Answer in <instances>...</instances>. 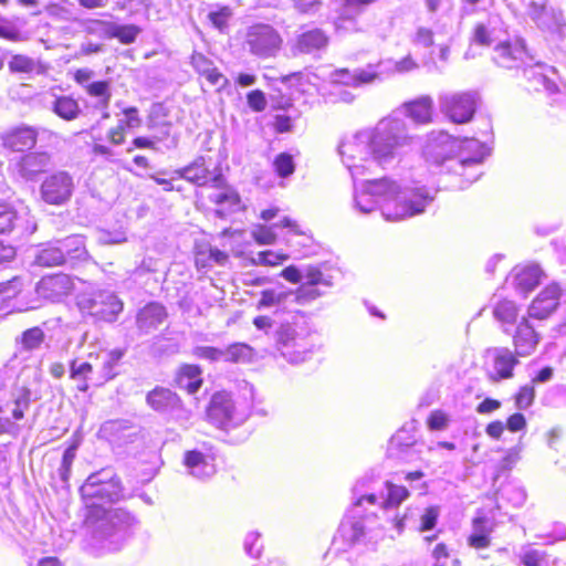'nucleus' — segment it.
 Wrapping results in <instances>:
<instances>
[{
  "label": "nucleus",
  "instance_id": "obj_46",
  "mask_svg": "<svg viewBox=\"0 0 566 566\" xmlns=\"http://www.w3.org/2000/svg\"><path fill=\"white\" fill-rule=\"evenodd\" d=\"M494 317L504 324L513 323L517 317V308L514 302L512 301H501L499 302L493 310Z\"/></svg>",
  "mask_w": 566,
  "mask_h": 566
},
{
  "label": "nucleus",
  "instance_id": "obj_35",
  "mask_svg": "<svg viewBox=\"0 0 566 566\" xmlns=\"http://www.w3.org/2000/svg\"><path fill=\"white\" fill-rule=\"evenodd\" d=\"M201 369L197 365H184L177 375L179 388L188 394H196L202 385Z\"/></svg>",
  "mask_w": 566,
  "mask_h": 566
},
{
  "label": "nucleus",
  "instance_id": "obj_45",
  "mask_svg": "<svg viewBox=\"0 0 566 566\" xmlns=\"http://www.w3.org/2000/svg\"><path fill=\"white\" fill-rule=\"evenodd\" d=\"M19 213L13 206L0 203V234L12 232L19 223Z\"/></svg>",
  "mask_w": 566,
  "mask_h": 566
},
{
  "label": "nucleus",
  "instance_id": "obj_56",
  "mask_svg": "<svg viewBox=\"0 0 566 566\" xmlns=\"http://www.w3.org/2000/svg\"><path fill=\"white\" fill-rule=\"evenodd\" d=\"M411 43L417 46L430 48L433 44V32L426 27H418L411 35Z\"/></svg>",
  "mask_w": 566,
  "mask_h": 566
},
{
  "label": "nucleus",
  "instance_id": "obj_5",
  "mask_svg": "<svg viewBox=\"0 0 566 566\" xmlns=\"http://www.w3.org/2000/svg\"><path fill=\"white\" fill-rule=\"evenodd\" d=\"M136 524V518L123 509L104 513L94 530V537L106 551H117L128 536L129 528Z\"/></svg>",
  "mask_w": 566,
  "mask_h": 566
},
{
  "label": "nucleus",
  "instance_id": "obj_17",
  "mask_svg": "<svg viewBox=\"0 0 566 566\" xmlns=\"http://www.w3.org/2000/svg\"><path fill=\"white\" fill-rule=\"evenodd\" d=\"M51 165V154L48 151H30L19 157L13 164L14 171L22 179L34 180Z\"/></svg>",
  "mask_w": 566,
  "mask_h": 566
},
{
  "label": "nucleus",
  "instance_id": "obj_42",
  "mask_svg": "<svg viewBox=\"0 0 566 566\" xmlns=\"http://www.w3.org/2000/svg\"><path fill=\"white\" fill-rule=\"evenodd\" d=\"M44 339H45L44 331L39 326H34V327L25 329L21 334V336L19 338H17V342L21 345L23 350L33 352L41 347Z\"/></svg>",
  "mask_w": 566,
  "mask_h": 566
},
{
  "label": "nucleus",
  "instance_id": "obj_40",
  "mask_svg": "<svg viewBox=\"0 0 566 566\" xmlns=\"http://www.w3.org/2000/svg\"><path fill=\"white\" fill-rule=\"evenodd\" d=\"M84 91L91 97L97 98V101L95 103V108H99V109L108 108V105H109V102L112 98V92H111V85L107 81L92 82V84L86 85V88Z\"/></svg>",
  "mask_w": 566,
  "mask_h": 566
},
{
  "label": "nucleus",
  "instance_id": "obj_25",
  "mask_svg": "<svg viewBox=\"0 0 566 566\" xmlns=\"http://www.w3.org/2000/svg\"><path fill=\"white\" fill-rule=\"evenodd\" d=\"M166 317V308L161 304L153 302L139 310L136 317V325L142 333L148 334L157 329Z\"/></svg>",
  "mask_w": 566,
  "mask_h": 566
},
{
  "label": "nucleus",
  "instance_id": "obj_7",
  "mask_svg": "<svg viewBox=\"0 0 566 566\" xmlns=\"http://www.w3.org/2000/svg\"><path fill=\"white\" fill-rule=\"evenodd\" d=\"M207 417L217 428L228 430L242 424L248 419L249 412L239 406L229 392L219 391L211 397Z\"/></svg>",
  "mask_w": 566,
  "mask_h": 566
},
{
  "label": "nucleus",
  "instance_id": "obj_10",
  "mask_svg": "<svg viewBox=\"0 0 566 566\" xmlns=\"http://www.w3.org/2000/svg\"><path fill=\"white\" fill-rule=\"evenodd\" d=\"M247 44L252 54L260 57H270L280 50L282 39L273 27L255 24L248 30Z\"/></svg>",
  "mask_w": 566,
  "mask_h": 566
},
{
  "label": "nucleus",
  "instance_id": "obj_27",
  "mask_svg": "<svg viewBox=\"0 0 566 566\" xmlns=\"http://www.w3.org/2000/svg\"><path fill=\"white\" fill-rule=\"evenodd\" d=\"M191 64L198 74L206 77L209 84L222 87L227 83L224 75L202 53L195 52L191 56Z\"/></svg>",
  "mask_w": 566,
  "mask_h": 566
},
{
  "label": "nucleus",
  "instance_id": "obj_32",
  "mask_svg": "<svg viewBox=\"0 0 566 566\" xmlns=\"http://www.w3.org/2000/svg\"><path fill=\"white\" fill-rule=\"evenodd\" d=\"M180 178L186 179L198 186H211L209 169L206 166L205 158L199 157L189 166L176 171Z\"/></svg>",
  "mask_w": 566,
  "mask_h": 566
},
{
  "label": "nucleus",
  "instance_id": "obj_34",
  "mask_svg": "<svg viewBox=\"0 0 566 566\" xmlns=\"http://www.w3.org/2000/svg\"><path fill=\"white\" fill-rule=\"evenodd\" d=\"M433 101L430 96H421L405 104L407 115L418 124H428L432 120Z\"/></svg>",
  "mask_w": 566,
  "mask_h": 566
},
{
  "label": "nucleus",
  "instance_id": "obj_29",
  "mask_svg": "<svg viewBox=\"0 0 566 566\" xmlns=\"http://www.w3.org/2000/svg\"><path fill=\"white\" fill-rule=\"evenodd\" d=\"M229 255L211 247L210 244H198L195 252V262L198 269H209L213 265H223L228 261Z\"/></svg>",
  "mask_w": 566,
  "mask_h": 566
},
{
  "label": "nucleus",
  "instance_id": "obj_15",
  "mask_svg": "<svg viewBox=\"0 0 566 566\" xmlns=\"http://www.w3.org/2000/svg\"><path fill=\"white\" fill-rule=\"evenodd\" d=\"M211 187L217 191L209 196L211 202L220 206L216 213L220 218H224L229 213L235 212L240 208V196L232 188L226 185V180L221 174H218L211 179Z\"/></svg>",
  "mask_w": 566,
  "mask_h": 566
},
{
  "label": "nucleus",
  "instance_id": "obj_60",
  "mask_svg": "<svg viewBox=\"0 0 566 566\" xmlns=\"http://www.w3.org/2000/svg\"><path fill=\"white\" fill-rule=\"evenodd\" d=\"M208 17H209V20L211 21V23L217 29L222 31L227 27L228 20L231 17V10L228 7H224L218 11L210 12Z\"/></svg>",
  "mask_w": 566,
  "mask_h": 566
},
{
  "label": "nucleus",
  "instance_id": "obj_30",
  "mask_svg": "<svg viewBox=\"0 0 566 566\" xmlns=\"http://www.w3.org/2000/svg\"><path fill=\"white\" fill-rule=\"evenodd\" d=\"M124 356V352L120 349H113L108 352H102L101 354L90 353L88 358L99 360L101 359V370L98 380L101 382L108 381L116 376L115 367Z\"/></svg>",
  "mask_w": 566,
  "mask_h": 566
},
{
  "label": "nucleus",
  "instance_id": "obj_52",
  "mask_svg": "<svg viewBox=\"0 0 566 566\" xmlns=\"http://www.w3.org/2000/svg\"><path fill=\"white\" fill-rule=\"evenodd\" d=\"M9 69L12 72L31 73L35 69V62L27 55L17 54L10 60Z\"/></svg>",
  "mask_w": 566,
  "mask_h": 566
},
{
  "label": "nucleus",
  "instance_id": "obj_11",
  "mask_svg": "<svg viewBox=\"0 0 566 566\" xmlns=\"http://www.w3.org/2000/svg\"><path fill=\"white\" fill-rule=\"evenodd\" d=\"M277 343L281 345V353L289 361L300 364L307 357V342L300 337L295 328L290 325H281L276 332Z\"/></svg>",
  "mask_w": 566,
  "mask_h": 566
},
{
  "label": "nucleus",
  "instance_id": "obj_19",
  "mask_svg": "<svg viewBox=\"0 0 566 566\" xmlns=\"http://www.w3.org/2000/svg\"><path fill=\"white\" fill-rule=\"evenodd\" d=\"M42 101L49 111L63 120H75L81 114V106L72 96L57 95L51 91L44 94Z\"/></svg>",
  "mask_w": 566,
  "mask_h": 566
},
{
  "label": "nucleus",
  "instance_id": "obj_14",
  "mask_svg": "<svg viewBox=\"0 0 566 566\" xmlns=\"http://www.w3.org/2000/svg\"><path fill=\"white\" fill-rule=\"evenodd\" d=\"M74 189L72 177L64 171L55 172L44 179L41 196L50 205H62L70 199Z\"/></svg>",
  "mask_w": 566,
  "mask_h": 566
},
{
  "label": "nucleus",
  "instance_id": "obj_64",
  "mask_svg": "<svg viewBox=\"0 0 566 566\" xmlns=\"http://www.w3.org/2000/svg\"><path fill=\"white\" fill-rule=\"evenodd\" d=\"M546 400L552 406L566 405V386L553 387L546 396Z\"/></svg>",
  "mask_w": 566,
  "mask_h": 566
},
{
  "label": "nucleus",
  "instance_id": "obj_20",
  "mask_svg": "<svg viewBox=\"0 0 566 566\" xmlns=\"http://www.w3.org/2000/svg\"><path fill=\"white\" fill-rule=\"evenodd\" d=\"M187 472L199 480L211 478L216 473L214 455L200 450L187 451L184 455Z\"/></svg>",
  "mask_w": 566,
  "mask_h": 566
},
{
  "label": "nucleus",
  "instance_id": "obj_21",
  "mask_svg": "<svg viewBox=\"0 0 566 566\" xmlns=\"http://www.w3.org/2000/svg\"><path fill=\"white\" fill-rule=\"evenodd\" d=\"M560 287L557 284L546 286L528 307V317L546 319L558 306Z\"/></svg>",
  "mask_w": 566,
  "mask_h": 566
},
{
  "label": "nucleus",
  "instance_id": "obj_53",
  "mask_svg": "<svg viewBox=\"0 0 566 566\" xmlns=\"http://www.w3.org/2000/svg\"><path fill=\"white\" fill-rule=\"evenodd\" d=\"M501 496L511 502L513 506H521L526 500L525 491L515 485L504 486L501 491Z\"/></svg>",
  "mask_w": 566,
  "mask_h": 566
},
{
  "label": "nucleus",
  "instance_id": "obj_12",
  "mask_svg": "<svg viewBox=\"0 0 566 566\" xmlns=\"http://www.w3.org/2000/svg\"><path fill=\"white\" fill-rule=\"evenodd\" d=\"M493 60L501 67L520 69L532 62L533 57L526 52L524 40L516 39L514 42L505 41L497 44Z\"/></svg>",
  "mask_w": 566,
  "mask_h": 566
},
{
  "label": "nucleus",
  "instance_id": "obj_57",
  "mask_svg": "<svg viewBox=\"0 0 566 566\" xmlns=\"http://www.w3.org/2000/svg\"><path fill=\"white\" fill-rule=\"evenodd\" d=\"M303 279L305 280V284H312V285H325L331 286L332 283L329 280H327L319 269L315 266H307L304 270Z\"/></svg>",
  "mask_w": 566,
  "mask_h": 566
},
{
  "label": "nucleus",
  "instance_id": "obj_38",
  "mask_svg": "<svg viewBox=\"0 0 566 566\" xmlns=\"http://www.w3.org/2000/svg\"><path fill=\"white\" fill-rule=\"evenodd\" d=\"M35 263L40 266H56L65 263V253L59 244H48L35 256Z\"/></svg>",
  "mask_w": 566,
  "mask_h": 566
},
{
  "label": "nucleus",
  "instance_id": "obj_61",
  "mask_svg": "<svg viewBox=\"0 0 566 566\" xmlns=\"http://www.w3.org/2000/svg\"><path fill=\"white\" fill-rule=\"evenodd\" d=\"M439 516V512L437 507H428L426 509L424 513L421 515L420 518V531L426 532L429 530H432L436 524Z\"/></svg>",
  "mask_w": 566,
  "mask_h": 566
},
{
  "label": "nucleus",
  "instance_id": "obj_33",
  "mask_svg": "<svg viewBox=\"0 0 566 566\" xmlns=\"http://www.w3.org/2000/svg\"><path fill=\"white\" fill-rule=\"evenodd\" d=\"M275 227L289 228L295 234H300L298 226L292 219L285 217L280 223H275L273 226H258L252 230V238L261 245L273 244L276 239V234L273 230Z\"/></svg>",
  "mask_w": 566,
  "mask_h": 566
},
{
  "label": "nucleus",
  "instance_id": "obj_41",
  "mask_svg": "<svg viewBox=\"0 0 566 566\" xmlns=\"http://www.w3.org/2000/svg\"><path fill=\"white\" fill-rule=\"evenodd\" d=\"M293 296V291L284 289H270L261 292V297L256 304L258 310L272 307L285 303Z\"/></svg>",
  "mask_w": 566,
  "mask_h": 566
},
{
  "label": "nucleus",
  "instance_id": "obj_63",
  "mask_svg": "<svg viewBox=\"0 0 566 566\" xmlns=\"http://www.w3.org/2000/svg\"><path fill=\"white\" fill-rule=\"evenodd\" d=\"M260 534L259 533H249L244 541V549L252 557H259L261 554L262 546L259 544Z\"/></svg>",
  "mask_w": 566,
  "mask_h": 566
},
{
  "label": "nucleus",
  "instance_id": "obj_59",
  "mask_svg": "<svg viewBox=\"0 0 566 566\" xmlns=\"http://www.w3.org/2000/svg\"><path fill=\"white\" fill-rule=\"evenodd\" d=\"M427 423L430 430H443L448 427L449 417L442 410H433L430 413Z\"/></svg>",
  "mask_w": 566,
  "mask_h": 566
},
{
  "label": "nucleus",
  "instance_id": "obj_58",
  "mask_svg": "<svg viewBox=\"0 0 566 566\" xmlns=\"http://www.w3.org/2000/svg\"><path fill=\"white\" fill-rule=\"evenodd\" d=\"M287 259V255L285 254H279L273 251H263L259 252L256 258L253 260L255 264L261 265H277L285 261Z\"/></svg>",
  "mask_w": 566,
  "mask_h": 566
},
{
  "label": "nucleus",
  "instance_id": "obj_62",
  "mask_svg": "<svg viewBox=\"0 0 566 566\" xmlns=\"http://www.w3.org/2000/svg\"><path fill=\"white\" fill-rule=\"evenodd\" d=\"M493 532L492 523L485 516H476L472 521V533L491 537Z\"/></svg>",
  "mask_w": 566,
  "mask_h": 566
},
{
  "label": "nucleus",
  "instance_id": "obj_50",
  "mask_svg": "<svg viewBox=\"0 0 566 566\" xmlns=\"http://www.w3.org/2000/svg\"><path fill=\"white\" fill-rule=\"evenodd\" d=\"M316 286L317 285L303 283L295 292H293V296L291 298H294V301L300 304L312 302L322 295Z\"/></svg>",
  "mask_w": 566,
  "mask_h": 566
},
{
  "label": "nucleus",
  "instance_id": "obj_51",
  "mask_svg": "<svg viewBox=\"0 0 566 566\" xmlns=\"http://www.w3.org/2000/svg\"><path fill=\"white\" fill-rule=\"evenodd\" d=\"M76 455V447L71 446L69 447L62 457L61 465L57 470L59 476L62 480V482L67 483L71 474V468L74 462Z\"/></svg>",
  "mask_w": 566,
  "mask_h": 566
},
{
  "label": "nucleus",
  "instance_id": "obj_2",
  "mask_svg": "<svg viewBox=\"0 0 566 566\" xmlns=\"http://www.w3.org/2000/svg\"><path fill=\"white\" fill-rule=\"evenodd\" d=\"M432 200L426 188H401L389 178L354 184V207L361 213L379 209L388 221H400L422 213Z\"/></svg>",
  "mask_w": 566,
  "mask_h": 566
},
{
  "label": "nucleus",
  "instance_id": "obj_22",
  "mask_svg": "<svg viewBox=\"0 0 566 566\" xmlns=\"http://www.w3.org/2000/svg\"><path fill=\"white\" fill-rule=\"evenodd\" d=\"M541 340L539 334L531 324L530 319L523 317L516 326L513 335L515 354L520 357L532 355Z\"/></svg>",
  "mask_w": 566,
  "mask_h": 566
},
{
  "label": "nucleus",
  "instance_id": "obj_37",
  "mask_svg": "<svg viewBox=\"0 0 566 566\" xmlns=\"http://www.w3.org/2000/svg\"><path fill=\"white\" fill-rule=\"evenodd\" d=\"M542 271L538 265L531 264L520 269L515 274V285L523 293H528L538 283Z\"/></svg>",
  "mask_w": 566,
  "mask_h": 566
},
{
  "label": "nucleus",
  "instance_id": "obj_43",
  "mask_svg": "<svg viewBox=\"0 0 566 566\" xmlns=\"http://www.w3.org/2000/svg\"><path fill=\"white\" fill-rule=\"evenodd\" d=\"M252 356V348L243 343H234L222 348V361L227 363H245Z\"/></svg>",
  "mask_w": 566,
  "mask_h": 566
},
{
  "label": "nucleus",
  "instance_id": "obj_4",
  "mask_svg": "<svg viewBox=\"0 0 566 566\" xmlns=\"http://www.w3.org/2000/svg\"><path fill=\"white\" fill-rule=\"evenodd\" d=\"M75 304L82 315L109 323L123 311V302L113 292L96 290L93 285L77 293Z\"/></svg>",
  "mask_w": 566,
  "mask_h": 566
},
{
  "label": "nucleus",
  "instance_id": "obj_28",
  "mask_svg": "<svg viewBox=\"0 0 566 566\" xmlns=\"http://www.w3.org/2000/svg\"><path fill=\"white\" fill-rule=\"evenodd\" d=\"M94 359L84 360L82 358H75L70 363V378L76 382L78 391L86 392L90 388L88 380L93 375Z\"/></svg>",
  "mask_w": 566,
  "mask_h": 566
},
{
  "label": "nucleus",
  "instance_id": "obj_48",
  "mask_svg": "<svg viewBox=\"0 0 566 566\" xmlns=\"http://www.w3.org/2000/svg\"><path fill=\"white\" fill-rule=\"evenodd\" d=\"M276 174L282 177H289L295 170L293 157L290 154L281 153L273 163Z\"/></svg>",
  "mask_w": 566,
  "mask_h": 566
},
{
  "label": "nucleus",
  "instance_id": "obj_9",
  "mask_svg": "<svg viewBox=\"0 0 566 566\" xmlns=\"http://www.w3.org/2000/svg\"><path fill=\"white\" fill-rule=\"evenodd\" d=\"M515 352L507 347H494L486 350L484 370L491 382L511 379L514 368L518 365Z\"/></svg>",
  "mask_w": 566,
  "mask_h": 566
},
{
  "label": "nucleus",
  "instance_id": "obj_23",
  "mask_svg": "<svg viewBox=\"0 0 566 566\" xmlns=\"http://www.w3.org/2000/svg\"><path fill=\"white\" fill-rule=\"evenodd\" d=\"M147 405L160 413H175L181 409L179 397L168 388L156 387L146 396Z\"/></svg>",
  "mask_w": 566,
  "mask_h": 566
},
{
  "label": "nucleus",
  "instance_id": "obj_39",
  "mask_svg": "<svg viewBox=\"0 0 566 566\" xmlns=\"http://www.w3.org/2000/svg\"><path fill=\"white\" fill-rule=\"evenodd\" d=\"M61 248L65 253V261H83L87 258V251L84 243V238L81 235H72L59 241Z\"/></svg>",
  "mask_w": 566,
  "mask_h": 566
},
{
  "label": "nucleus",
  "instance_id": "obj_47",
  "mask_svg": "<svg viewBox=\"0 0 566 566\" xmlns=\"http://www.w3.org/2000/svg\"><path fill=\"white\" fill-rule=\"evenodd\" d=\"M387 497L384 502L386 507L398 506L409 496V492L405 486L386 483Z\"/></svg>",
  "mask_w": 566,
  "mask_h": 566
},
{
  "label": "nucleus",
  "instance_id": "obj_6",
  "mask_svg": "<svg viewBox=\"0 0 566 566\" xmlns=\"http://www.w3.org/2000/svg\"><path fill=\"white\" fill-rule=\"evenodd\" d=\"M122 491L119 479L111 470L91 474L81 488L86 505L92 509L118 501Z\"/></svg>",
  "mask_w": 566,
  "mask_h": 566
},
{
  "label": "nucleus",
  "instance_id": "obj_54",
  "mask_svg": "<svg viewBox=\"0 0 566 566\" xmlns=\"http://www.w3.org/2000/svg\"><path fill=\"white\" fill-rule=\"evenodd\" d=\"M535 398V389L533 384H527L520 388L515 396V405L517 409H527Z\"/></svg>",
  "mask_w": 566,
  "mask_h": 566
},
{
  "label": "nucleus",
  "instance_id": "obj_44",
  "mask_svg": "<svg viewBox=\"0 0 566 566\" xmlns=\"http://www.w3.org/2000/svg\"><path fill=\"white\" fill-rule=\"evenodd\" d=\"M105 31L109 38H116L124 44L135 42L139 29L135 25H118L115 23H105Z\"/></svg>",
  "mask_w": 566,
  "mask_h": 566
},
{
  "label": "nucleus",
  "instance_id": "obj_18",
  "mask_svg": "<svg viewBox=\"0 0 566 566\" xmlns=\"http://www.w3.org/2000/svg\"><path fill=\"white\" fill-rule=\"evenodd\" d=\"M524 66V76L530 82V85L533 90L544 91L548 95L560 94L559 87L551 76L555 74L553 67L542 63H535L534 65H531L530 62Z\"/></svg>",
  "mask_w": 566,
  "mask_h": 566
},
{
  "label": "nucleus",
  "instance_id": "obj_49",
  "mask_svg": "<svg viewBox=\"0 0 566 566\" xmlns=\"http://www.w3.org/2000/svg\"><path fill=\"white\" fill-rule=\"evenodd\" d=\"M340 532L347 541L355 544L360 542L365 536V526L361 521H355L349 525L343 523Z\"/></svg>",
  "mask_w": 566,
  "mask_h": 566
},
{
  "label": "nucleus",
  "instance_id": "obj_16",
  "mask_svg": "<svg viewBox=\"0 0 566 566\" xmlns=\"http://www.w3.org/2000/svg\"><path fill=\"white\" fill-rule=\"evenodd\" d=\"M39 128L21 124L3 132L0 136L4 148L12 151H25L32 149L38 142Z\"/></svg>",
  "mask_w": 566,
  "mask_h": 566
},
{
  "label": "nucleus",
  "instance_id": "obj_36",
  "mask_svg": "<svg viewBox=\"0 0 566 566\" xmlns=\"http://www.w3.org/2000/svg\"><path fill=\"white\" fill-rule=\"evenodd\" d=\"M523 566H555L556 560L543 549L534 548L531 545L523 546L518 553Z\"/></svg>",
  "mask_w": 566,
  "mask_h": 566
},
{
  "label": "nucleus",
  "instance_id": "obj_3",
  "mask_svg": "<svg viewBox=\"0 0 566 566\" xmlns=\"http://www.w3.org/2000/svg\"><path fill=\"white\" fill-rule=\"evenodd\" d=\"M427 160L442 164L453 161L452 169L469 184L481 176L480 166L486 155L485 146L475 138L460 140L444 132L432 133L424 149Z\"/></svg>",
  "mask_w": 566,
  "mask_h": 566
},
{
  "label": "nucleus",
  "instance_id": "obj_26",
  "mask_svg": "<svg viewBox=\"0 0 566 566\" xmlns=\"http://www.w3.org/2000/svg\"><path fill=\"white\" fill-rule=\"evenodd\" d=\"M374 66L377 82H382L395 74L411 72L418 67V64L410 55H407L399 61H395L392 59L381 60L374 64Z\"/></svg>",
  "mask_w": 566,
  "mask_h": 566
},
{
  "label": "nucleus",
  "instance_id": "obj_1",
  "mask_svg": "<svg viewBox=\"0 0 566 566\" xmlns=\"http://www.w3.org/2000/svg\"><path fill=\"white\" fill-rule=\"evenodd\" d=\"M411 140L405 120L390 116L371 130H361L343 139L338 153L352 178L357 180L375 167L390 164Z\"/></svg>",
  "mask_w": 566,
  "mask_h": 566
},
{
  "label": "nucleus",
  "instance_id": "obj_8",
  "mask_svg": "<svg viewBox=\"0 0 566 566\" xmlns=\"http://www.w3.org/2000/svg\"><path fill=\"white\" fill-rule=\"evenodd\" d=\"M478 96L473 92H442L438 96L440 112L455 124L472 119Z\"/></svg>",
  "mask_w": 566,
  "mask_h": 566
},
{
  "label": "nucleus",
  "instance_id": "obj_24",
  "mask_svg": "<svg viewBox=\"0 0 566 566\" xmlns=\"http://www.w3.org/2000/svg\"><path fill=\"white\" fill-rule=\"evenodd\" d=\"M333 82L353 87L374 84L377 82L375 66L374 64H368L364 69H355L354 71L347 69L337 70L333 74Z\"/></svg>",
  "mask_w": 566,
  "mask_h": 566
},
{
  "label": "nucleus",
  "instance_id": "obj_13",
  "mask_svg": "<svg viewBox=\"0 0 566 566\" xmlns=\"http://www.w3.org/2000/svg\"><path fill=\"white\" fill-rule=\"evenodd\" d=\"M75 289L73 279L64 273L42 277L35 292L39 297L52 303L62 302Z\"/></svg>",
  "mask_w": 566,
  "mask_h": 566
},
{
  "label": "nucleus",
  "instance_id": "obj_31",
  "mask_svg": "<svg viewBox=\"0 0 566 566\" xmlns=\"http://www.w3.org/2000/svg\"><path fill=\"white\" fill-rule=\"evenodd\" d=\"M328 43L326 34L319 29H313L301 33L296 39L295 51L310 54L324 49Z\"/></svg>",
  "mask_w": 566,
  "mask_h": 566
},
{
  "label": "nucleus",
  "instance_id": "obj_55",
  "mask_svg": "<svg viewBox=\"0 0 566 566\" xmlns=\"http://www.w3.org/2000/svg\"><path fill=\"white\" fill-rule=\"evenodd\" d=\"M193 356L211 363L222 360V348L212 346H197L192 349Z\"/></svg>",
  "mask_w": 566,
  "mask_h": 566
}]
</instances>
